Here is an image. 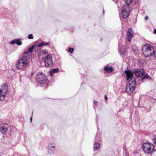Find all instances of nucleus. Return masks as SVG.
<instances>
[{"label":"nucleus","instance_id":"nucleus-1","mask_svg":"<svg viewBox=\"0 0 156 156\" xmlns=\"http://www.w3.org/2000/svg\"><path fill=\"white\" fill-rule=\"evenodd\" d=\"M34 45L31 47L26 48L23 53L22 58L18 60L16 64L17 69H22L26 68L29 63V59L31 56L30 54L32 52Z\"/></svg>","mask_w":156,"mask_h":156},{"label":"nucleus","instance_id":"nucleus-2","mask_svg":"<svg viewBox=\"0 0 156 156\" xmlns=\"http://www.w3.org/2000/svg\"><path fill=\"white\" fill-rule=\"evenodd\" d=\"M154 52V48L150 44H146L142 48V53L145 57L152 55Z\"/></svg>","mask_w":156,"mask_h":156},{"label":"nucleus","instance_id":"nucleus-3","mask_svg":"<svg viewBox=\"0 0 156 156\" xmlns=\"http://www.w3.org/2000/svg\"><path fill=\"white\" fill-rule=\"evenodd\" d=\"M135 78H132L129 81L126 85V92L128 94H130L133 92L135 88Z\"/></svg>","mask_w":156,"mask_h":156},{"label":"nucleus","instance_id":"nucleus-4","mask_svg":"<svg viewBox=\"0 0 156 156\" xmlns=\"http://www.w3.org/2000/svg\"><path fill=\"white\" fill-rule=\"evenodd\" d=\"M142 148L146 154H150L154 151V146L150 143H144L143 144Z\"/></svg>","mask_w":156,"mask_h":156},{"label":"nucleus","instance_id":"nucleus-5","mask_svg":"<svg viewBox=\"0 0 156 156\" xmlns=\"http://www.w3.org/2000/svg\"><path fill=\"white\" fill-rule=\"evenodd\" d=\"M36 80L37 83L41 84H47V78L46 76L42 73L38 74L36 76Z\"/></svg>","mask_w":156,"mask_h":156},{"label":"nucleus","instance_id":"nucleus-6","mask_svg":"<svg viewBox=\"0 0 156 156\" xmlns=\"http://www.w3.org/2000/svg\"><path fill=\"white\" fill-rule=\"evenodd\" d=\"M56 144L54 142H50L48 145L46 150L48 153L50 154H53L55 151Z\"/></svg>","mask_w":156,"mask_h":156},{"label":"nucleus","instance_id":"nucleus-7","mask_svg":"<svg viewBox=\"0 0 156 156\" xmlns=\"http://www.w3.org/2000/svg\"><path fill=\"white\" fill-rule=\"evenodd\" d=\"M8 90V86L4 84L2 86L0 89V101H2L4 100L5 96Z\"/></svg>","mask_w":156,"mask_h":156},{"label":"nucleus","instance_id":"nucleus-8","mask_svg":"<svg viewBox=\"0 0 156 156\" xmlns=\"http://www.w3.org/2000/svg\"><path fill=\"white\" fill-rule=\"evenodd\" d=\"M45 66L47 67H51L53 64L52 57L50 55H48L45 57L44 59Z\"/></svg>","mask_w":156,"mask_h":156},{"label":"nucleus","instance_id":"nucleus-9","mask_svg":"<svg viewBox=\"0 0 156 156\" xmlns=\"http://www.w3.org/2000/svg\"><path fill=\"white\" fill-rule=\"evenodd\" d=\"M9 128V126L7 123H2L0 124V131L2 133L7 132Z\"/></svg>","mask_w":156,"mask_h":156},{"label":"nucleus","instance_id":"nucleus-10","mask_svg":"<svg viewBox=\"0 0 156 156\" xmlns=\"http://www.w3.org/2000/svg\"><path fill=\"white\" fill-rule=\"evenodd\" d=\"M137 77H140L143 75L144 72L142 69H135L133 72Z\"/></svg>","mask_w":156,"mask_h":156},{"label":"nucleus","instance_id":"nucleus-11","mask_svg":"<svg viewBox=\"0 0 156 156\" xmlns=\"http://www.w3.org/2000/svg\"><path fill=\"white\" fill-rule=\"evenodd\" d=\"M127 36L128 41L130 42L133 36V31L131 28H129L128 29L127 31Z\"/></svg>","mask_w":156,"mask_h":156},{"label":"nucleus","instance_id":"nucleus-12","mask_svg":"<svg viewBox=\"0 0 156 156\" xmlns=\"http://www.w3.org/2000/svg\"><path fill=\"white\" fill-rule=\"evenodd\" d=\"M125 73L126 75L127 80H128L129 79V80L132 78H135L132 77L133 76V73L130 70H128L125 71Z\"/></svg>","mask_w":156,"mask_h":156},{"label":"nucleus","instance_id":"nucleus-13","mask_svg":"<svg viewBox=\"0 0 156 156\" xmlns=\"http://www.w3.org/2000/svg\"><path fill=\"white\" fill-rule=\"evenodd\" d=\"M104 70L108 73H110L113 71L112 67H110L108 66H105L104 68Z\"/></svg>","mask_w":156,"mask_h":156},{"label":"nucleus","instance_id":"nucleus-14","mask_svg":"<svg viewBox=\"0 0 156 156\" xmlns=\"http://www.w3.org/2000/svg\"><path fill=\"white\" fill-rule=\"evenodd\" d=\"M122 17L124 18H126L129 15V13L127 10L123 9L122 12Z\"/></svg>","mask_w":156,"mask_h":156},{"label":"nucleus","instance_id":"nucleus-15","mask_svg":"<svg viewBox=\"0 0 156 156\" xmlns=\"http://www.w3.org/2000/svg\"><path fill=\"white\" fill-rule=\"evenodd\" d=\"M100 144L98 143H95L94 144V151L98 150L100 147Z\"/></svg>","mask_w":156,"mask_h":156},{"label":"nucleus","instance_id":"nucleus-16","mask_svg":"<svg viewBox=\"0 0 156 156\" xmlns=\"http://www.w3.org/2000/svg\"><path fill=\"white\" fill-rule=\"evenodd\" d=\"M58 70L59 69L58 68L54 69L51 70L49 72L50 75L52 76L53 73H57L58 72Z\"/></svg>","mask_w":156,"mask_h":156},{"label":"nucleus","instance_id":"nucleus-17","mask_svg":"<svg viewBox=\"0 0 156 156\" xmlns=\"http://www.w3.org/2000/svg\"><path fill=\"white\" fill-rule=\"evenodd\" d=\"M119 53L121 55H123L124 54L125 52V46H124L121 48H119Z\"/></svg>","mask_w":156,"mask_h":156},{"label":"nucleus","instance_id":"nucleus-18","mask_svg":"<svg viewBox=\"0 0 156 156\" xmlns=\"http://www.w3.org/2000/svg\"><path fill=\"white\" fill-rule=\"evenodd\" d=\"M49 44V42H42V43H40L38 44V47H41L42 45H48Z\"/></svg>","mask_w":156,"mask_h":156},{"label":"nucleus","instance_id":"nucleus-19","mask_svg":"<svg viewBox=\"0 0 156 156\" xmlns=\"http://www.w3.org/2000/svg\"><path fill=\"white\" fill-rule=\"evenodd\" d=\"M41 54H42L43 55H48L47 54V51L45 50H42L41 52Z\"/></svg>","mask_w":156,"mask_h":156},{"label":"nucleus","instance_id":"nucleus-20","mask_svg":"<svg viewBox=\"0 0 156 156\" xmlns=\"http://www.w3.org/2000/svg\"><path fill=\"white\" fill-rule=\"evenodd\" d=\"M20 39H16V43L18 45H20L22 44V42L20 41Z\"/></svg>","mask_w":156,"mask_h":156},{"label":"nucleus","instance_id":"nucleus-21","mask_svg":"<svg viewBox=\"0 0 156 156\" xmlns=\"http://www.w3.org/2000/svg\"><path fill=\"white\" fill-rule=\"evenodd\" d=\"M125 0V2H126V4L127 5H130L131 3L133 1V0Z\"/></svg>","mask_w":156,"mask_h":156},{"label":"nucleus","instance_id":"nucleus-22","mask_svg":"<svg viewBox=\"0 0 156 156\" xmlns=\"http://www.w3.org/2000/svg\"><path fill=\"white\" fill-rule=\"evenodd\" d=\"M74 49L73 48H69L68 51V52H70L71 53H72Z\"/></svg>","mask_w":156,"mask_h":156},{"label":"nucleus","instance_id":"nucleus-23","mask_svg":"<svg viewBox=\"0 0 156 156\" xmlns=\"http://www.w3.org/2000/svg\"><path fill=\"white\" fill-rule=\"evenodd\" d=\"M17 41L16 39H15L10 42V44H16V41Z\"/></svg>","mask_w":156,"mask_h":156},{"label":"nucleus","instance_id":"nucleus-24","mask_svg":"<svg viewBox=\"0 0 156 156\" xmlns=\"http://www.w3.org/2000/svg\"><path fill=\"white\" fill-rule=\"evenodd\" d=\"M28 38L29 39H33V37L32 34H30L28 36Z\"/></svg>","mask_w":156,"mask_h":156},{"label":"nucleus","instance_id":"nucleus-25","mask_svg":"<svg viewBox=\"0 0 156 156\" xmlns=\"http://www.w3.org/2000/svg\"><path fill=\"white\" fill-rule=\"evenodd\" d=\"M152 141L154 144L156 145V136L153 139Z\"/></svg>","mask_w":156,"mask_h":156},{"label":"nucleus","instance_id":"nucleus-26","mask_svg":"<svg viewBox=\"0 0 156 156\" xmlns=\"http://www.w3.org/2000/svg\"><path fill=\"white\" fill-rule=\"evenodd\" d=\"M152 55L154 57L156 58V51L155 52L154 51V52H153Z\"/></svg>","mask_w":156,"mask_h":156},{"label":"nucleus","instance_id":"nucleus-27","mask_svg":"<svg viewBox=\"0 0 156 156\" xmlns=\"http://www.w3.org/2000/svg\"><path fill=\"white\" fill-rule=\"evenodd\" d=\"M93 102L94 104V105L95 106H97V101H96L95 100H94L93 101Z\"/></svg>","mask_w":156,"mask_h":156},{"label":"nucleus","instance_id":"nucleus-28","mask_svg":"<svg viewBox=\"0 0 156 156\" xmlns=\"http://www.w3.org/2000/svg\"><path fill=\"white\" fill-rule=\"evenodd\" d=\"M149 77V76H148L147 75V76H144L143 78V79H146V78H148Z\"/></svg>","mask_w":156,"mask_h":156},{"label":"nucleus","instance_id":"nucleus-29","mask_svg":"<svg viewBox=\"0 0 156 156\" xmlns=\"http://www.w3.org/2000/svg\"><path fill=\"white\" fill-rule=\"evenodd\" d=\"M148 19V17L147 16H146L145 18V20H147Z\"/></svg>","mask_w":156,"mask_h":156},{"label":"nucleus","instance_id":"nucleus-30","mask_svg":"<svg viewBox=\"0 0 156 156\" xmlns=\"http://www.w3.org/2000/svg\"><path fill=\"white\" fill-rule=\"evenodd\" d=\"M154 34H156V29L154 30Z\"/></svg>","mask_w":156,"mask_h":156},{"label":"nucleus","instance_id":"nucleus-31","mask_svg":"<svg viewBox=\"0 0 156 156\" xmlns=\"http://www.w3.org/2000/svg\"><path fill=\"white\" fill-rule=\"evenodd\" d=\"M107 98H107V97L106 96V95H105V99H106V100H107Z\"/></svg>","mask_w":156,"mask_h":156},{"label":"nucleus","instance_id":"nucleus-32","mask_svg":"<svg viewBox=\"0 0 156 156\" xmlns=\"http://www.w3.org/2000/svg\"><path fill=\"white\" fill-rule=\"evenodd\" d=\"M137 49L135 50H134V52H135L136 53H137Z\"/></svg>","mask_w":156,"mask_h":156},{"label":"nucleus","instance_id":"nucleus-33","mask_svg":"<svg viewBox=\"0 0 156 156\" xmlns=\"http://www.w3.org/2000/svg\"><path fill=\"white\" fill-rule=\"evenodd\" d=\"M32 118H30V122H32Z\"/></svg>","mask_w":156,"mask_h":156},{"label":"nucleus","instance_id":"nucleus-34","mask_svg":"<svg viewBox=\"0 0 156 156\" xmlns=\"http://www.w3.org/2000/svg\"><path fill=\"white\" fill-rule=\"evenodd\" d=\"M104 11H103V12L104 13Z\"/></svg>","mask_w":156,"mask_h":156}]
</instances>
